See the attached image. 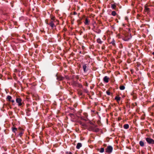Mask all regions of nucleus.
I'll return each mask as SVG.
<instances>
[{"label": "nucleus", "mask_w": 154, "mask_h": 154, "mask_svg": "<svg viewBox=\"0 0 154 154\" xmlns=\"http://www.w3.org/2000/svg\"><path fill=\"white\" fill-rule=\"evenodd\" d=\"M90 21L88 20L87 18H86L85 20V24L86 25H88L89 24V23Z\"/></svg>", "instance_id": "10"}, {"label": "nucleus", "mask_w": 154, "mask_h": 154, "mask_svg": "<svg viewBox=\"0 0 154 154\" xmlns=\"http://www.w3.org/2000/svg\"><path fill=\"white\" fill-rule=\"evenodd\" d=\"M23 132H22V131H21V132H20V133L19 134V136H20V137L21 136V135H22V134H23Z\"/></svg>", "instance_id": "23"}, {"label": "nucleus", "mask_w": 154, "mask_h": 154, "mask_svg": "<svg viewBox=\"0 0 154 154\" xmlns=\"http://www.w3.org/2000/svg\"><path fill=\"white\" fill-rule=\"evenodd\" d=\"M122 36V35L121 34H118L116 36V37H118L119 38H121Z\"/></svg>", "instance_id": "18"}, {"label": "nucleus", "mask_w": 154, "mask_h": 154, "mask_svg": "<svg viewBox=\"0 0 154 154\" xmlns=\"http://www.w3.org/2000/svg\"><path fill=\"white\" fill-rule=\"evenodd\" d=\"M139 145L140 146L142 147L144 145V142L143 141H140L139 142Z\"/></svg>", "instance_id": "11"}, {"label": "nucleus", "mask_w": 154, "mask_h": 154, "mask_svg": "<svg viewBox=\"0 0 154 154\" xmlns=\"http://www.w3.org/2000/svg\"><path fill=\"white\" fill-rule=\"evenodd\" d=\"M146 140L149 144H154V140L150 138L147 137L146 138Z\"/></svg>", "instance_id": "1"}, {"label": "nucleus", "mask_w": 154, "mask_h": 154, "mask_svg": "<svg viewBox=\"0 0 154 154\" xmlns=\"http://www.w3.org/2000/svg\"><path fill=\"white\" fill-rule=\"evenodd\" d=\"M116 22H118V21L117 20V19H116Z\"/></svg>", "instance_id": "32"}, {"label": "nucleus", "mask_w": 154, "mask_h": 154, "mask_svg": "<svg viewBox=\"0 0 154 154\" xmlns=\"http://www.w3.org/2000/svg\"><path fill=\"white\" fill-rule=\"evenodd\" d=\"M120 87H124V86H123V85H121V86H120Z\"/></svg>", "instance_id": "30"}, {"label": "nucleus", "mask_w": 154, "mask_h": 154, "mask_svg": "<svg viewBox=\"0 0 154 154\" xmlns=\"http://www.w3.org/2000/svg\"><path fill=\"white\" fill-rule=\"evenodd\" d=\"M21 101V99L20 98H17L16 99V101L18 103V105L20 106L22 105Z\"/></svg>", "instance_id": "5"}, {"label": "nucleus", "mask_w": 154, "mask_h": 154, "mask_svg": "<svg viewBox=\"0 0 154 154\" xmlns=\"http://www.w3.org/2000/svg\"><path fill=\"white\" fill-rule=\"evenodd\" d=\"M11 101L12 102H14V100H11Z\"/></svg>", "instance_id": "29"}, {"label": "nucleus", "mask_w": 154, "mask_h": 154, "mask_svg": "<svg viewBox=\"0 0 154 154\" xmlns=\"http://www.w3.org/2000/svg\"><path fill=\"white\" fill-rule=\"evenodd\" d=\"M120 97H118L116 96V101L118 102V103L119 104V103H121L120 101Z\"/></svg>", "instance_id": "9"}, {"label": "nucleus", "mask_w": 154, "mask_h": 154, "mask_svg": "<svg viewBox=\"0 0 154 154\" xmlns=\"http://www.w3.org/2000/svg\"><path fill=\"white\" fill-rule=\"evenodd\" d=\"M97 42L98 43L101 44L102 43V42L101 41L100 38H98L97 39Z\"/></svg>", "instance_id": "14"}, {"label": "nucleus", "mask_w": 154, "mask_h": 154, "mask_svg": "<svg viewBox=\"0 0 154 154\" xmlns=\"http://www.w3.org/2000/svg\"><path fill=\"white\" fill-rule=\"evenodd\" d=\"M52 20L49 23H47V24L49 25L52 28H54L55 27V25L54 24V18H51Z\"/></svg>", "instance_id": "2"}, {"label": "nucleus", "mask_w": 154, "mask_h": 154, "mask_svg": "<svg viewBox=\"0 0 154 154\" xmlns=\"http://www.w3.org/2000/svg\"><path fill=\"white\" fill-rule=\"evenodd\" d=\"M65 78H66V79H69V77L67 76H66Z\"/></svg>", "instance_id": "26"}, {"label": "nucleus", "mask_w": 154, "mask_h": 154, "mask_svg": "<svg viewBox=\"0 0 154 154\" xmlns=\"http://www.w3.org/2000/svg\"><path fill=\"white\" fill-rule=\"evenodd\" d=\"M82 144L81 143H78L77 145L76 148L77 149H79L82 147Z\"/></svg>", "instance_id": "8"}, {"label": "nucleus", "mask_w": 154, "mask_h": 154, "mask_svg": "<svg viewBox=\"0 0 154 154\" xmlns=\"http://www.w3.org/2000/svg\"><path fill=\"white\" fill-rule=\"evenodd\" d=\"M128 19V18L127 17H125V20H127Z\"/></svg>", "instance_id": "28"}, {"label": "nucleus", "mask_w": 154, "mask_h": 154, "mask_svg": "<svg viewBox=\"0 0 154 154\" xmlns=\"http://www.w3.org/2000/svg\"><path fill=\"white\" fill-rule=\"evenodd\" d=\"M116 17L117 16V14H116Z\"/></svg>", "instance_id": "34"}, {"label": "nucleus", "mask_w": 154, "mask_h": 154, "mask_svg": "<svg viewBox=\"0 0 154 154\" xmlns=\"http://www.w3.org/2000/svg\"><path fill=\"white\" fill-rule=\"evenodd\" d=\"M112 14L113 16H115L116 15V11H114L112 12Z\"/></svg>", "instance_id": "20"}, {"label": "nucleus", "mask_w": 154, "mask_h": 154, "mask_svg": "<svg viewBox=\"0 0 154 154\" xmlns=\"http://www.w3.org/2000/svg\"><path fill=\"white\" fill-rule=\"evenodd\" d=\"M110 43L112 45H114L115 44V41L113 39V40Z\"/></svg>", "instance_id": "21"}, {"label": "nucleus", "mask_w": 154, "mask_h": 154, "mask_svg": "<svg viewBox=\"0 0 154 154\" xmlns=\"http://www.w3.org/2000/svg\"><path fill=\"white\" fill-rule=\"evenodd\" d=\"M2 154H5V153H3Z\"/></svg>", "instance_id": "33"}, {"label": "nucleus", "mask_w": 154, "mask_h": 154, "mask_svg": "<svg viewBox=\"0 0 154 154\" xmlns=\"http://www.w3.org/2000/svg\"><path fill=\"white\" fill-rule=\"evenodd\" d=\"M87 67V66H86V64L84 65L83 66V70H84V72H86L87 71V70H86Z\"/></svg>", "instance_id": "12"}, {"label": "nucleus", "mask_w": 154, "mask_h": 154, "mask_svg": "<svg viewBox=\"0 0 154 154\" xmlns=\"http://www.w3.org/2000/svg\"><path fill=\"white\" fill-rule=\"evenodd\" d=\"M104 148H101L100 151V152L101 153H102L104 152Z\"/></svg>", "instance_id": "17"}, {"label": "nucleus", "mask_w": 154, "mask_h": 154, "mask_svg": "<svg viewBox=\"0 0 154 154\" xmlns=\"http://www.w3.org/2000/svg\"><path fill=\"white\" fill-rule=\"evenodd\" d=\"M144 11L145 13H146L147 14H148L150 11L149 8L147 7V6H145Z\"/></svg>", "instance_id": "6"}, {"label": "nucleus", "mask_w": 154, "mask_h": 154, "mask_svg": "<svg viewBox=\"0 0 154 154\" xmlns=\"http://www.w3.org/2000/svg\"><path fill=\"white\" fill-rule=\"evenodd\" d=\"M120 89L121 90H123L125 89V87H119Z\"/></svg>", "instance_id": "25"}, {"label": "nucleus", "mask_w": 154, "mask_h": 154, "mask_svg": "<svg viewBox=\"0 0 154 154\" xmlns=\"http://www.w3.org/2000/svg\"><path fill=\"white\" fill-rule=\"evenodd\" d=\"M11 97L10 96H8L7 97V99L9 101H11Z\"/></svg>", "instance_id": "15"}, {"label": "nucleus", "mask_w": 154, "mask_h": 154, "mask_svg": "<svg viewBox=\"0 0 154 154\" xmlns=\"http://www.w3.org/2000/svg\"><path fill=\"white\" fill-rule=\"evenodd\" d=\"M109 78L107 76H105L103 78V80L105 82L107 83L109 82Z\"/></svg>", "instance_id": "7"}, {"label": "nucleus", "mask_w": 154, "mask_h": 154, "mask_svg": "<svg viewBox=\"0 0 154 154\" xmlns=\"http://www.w3.org/2000/svg\"><path fill=\"white\" fill-rule=\"evenodd\" d=\"M112 149L113 148L112 146H109L106 149L105 151L106 152L109 153L112 152Z\"/></svg>", "instance_id": "3"}, {"label": "nucleus", "mask_w": 154, "mask_h": 154, "mask_svg": "<svg viewBox=\"0 0 154 154\" xmlns=\"http://www.w3.org/2000/svg\"><path fill=\"white\" fill-rule=\"evenodd\" d=\"M17 130V128H14L12 129V131L13 132H15V131Z\"/></svg>", "instance_id": "19"}, {"label": "nucleus", "mask_w": 154, "mask_h": 154, "mask_svg": "<svg viewBox=\"0 0 154 154\" xmlns=\"http://www.w3.org/2000/svg\"><path fill=\"white\" fill-rule=\"evenodd\" d=\"M152 54L154 55V51L152 53Z\"/></svg>", "instance_id": "31"}, {"label": "nucleus", "mask_w": 154, "mask_h": 154, "mask_svg": "<svg viewBox=\"0 0 154 154\" xmlns=\"http://www.w3.org/2000/svg\"><path fill=\"white\" fill-rule=\"evenodd\" d=\"M106 94L108 95H109L110 94V92L109 91H106Z\"/></svg>", "instance_id": "24"}, {"label": "nucleus", "mask_w": 154, "mask_h": 154, "mask_svg": "<svg viewBox=\"0 0 154 154\" xmlns=\"http://www.w3.org/2000/svg\"><path fill=\"white\" fill-rule=\"evenodd\" d=\"M118 120L119 121L120 120H121V118H118Z\"/></svg>", "instance_id": "27"}, {"label": "nucleus", "mask_w": 154, "mask_h": 154, "mask_svg": "<svg viewBox=\"0 0 154 154\" xmlns=\"http://www.w3.org/2000/svg\"><path fill=\"white\" fill-rule=\"evenodd\" d=\"M124 128L125 129H127L129 128V126L128 124H125L124 125Z\"/></svg>", "instance_id": "13"}, {"label": "nucleus", "mask_w": 154, "mask_h": 154, "mask_svg": "<svg viewBox=\"0 0 154 154\" xmlns=\"http://www.w3.org/2000/svg\"><path fill=\"white\" fill-rule=\"evenodd\" d=\"M111 8L113 9H114L116 7V5L115 4H111Z\"/></svg>", "instance_id": "16"}, {"label": "nucleus", "mask_w": 154, "mask_h": 154, "mask_svg": "<svg viewBox=\"0 0 154 154\" xmlns=\"http://www.w3.org/2000/svg\"><path fill=\"white\" fill-rule=\"evenodd\" d=\"M93 130L95 132H97L98 131V129L97 128L95 130L93 129Z\"/></svg>", "instance_id": "22"}, {"label": "nucleus", "mask_w": 154, "mask_h": 154, "mask_svg": "<svg viewBox=\"0 0 154 154\" xmlns=\"http://www.w3.org/2000/svg\"><path fill=\"white\" fill-rule=\"evenodd\" d=\"M56 76L57 77V80L59 81L63 80L64 78L61 76V75H56Z\"/></svg>", "instance_id": "4"}]
</instances>
